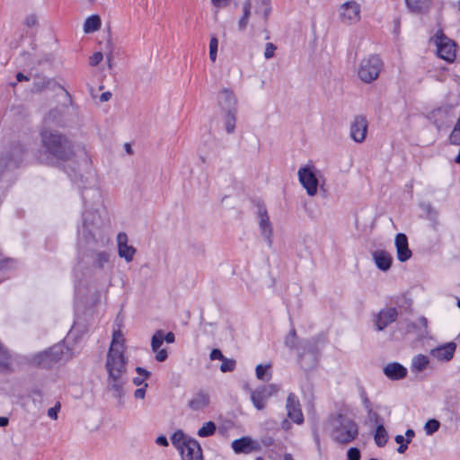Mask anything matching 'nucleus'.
Instances as JSON below:
<instances>
[{"mask_svg":"<svg viewBox=\"0 0 460 460\" xmlns=\"http://www.w3.org/2000/svg\"><path fill=\"white\" fill-rule=\"evenodd\" d=\"M108 243L103 220L96 210L83 213L82 228L78 230V266L93 270H105L111 266V254L101 251Z\"/></svg>","mask_w":460,"mask_h":460,"instance_id":"f257e3e1","label":"nucleus"},{"mask_svg":"<svg viewBox=\"0 0 460 460\" xmlns=\"http://www.w3.org/2000/svg\"><path fill=\"white\" fill-rule=\"evenodd\" d=\"M41 143L46 162L49 164L69 161L75 155L73 142L58 131H42Z\"/></svg>","mask_w":460,"mask_h":460,"instance_id":"f03ea898","label":"nucleus"},{"mask_svg":"<svg viewBox=\"0 0 460 460\" xmlns=\"http://www.w3.org/2000/svg\"><path fill=\"white\" fill-rule=\"evenodd\" d=\"M71 358V349L62 343H58L49 349L32 355L29 359V364L33 367L48 369L58 361H66Z\"/></svg>","mask_w":460,"mask_h":460,"instance_id":"7ed1b4c3","label":"nucleus"},{"mask_svg":"<svg viewBox=\"0 0 460 460\" xmlns=\"http://www.w3.org/2000/svg\"><path fill=\"white\" fill-rule=\"evenodd\" d=\"M358 435V424L346 415L336 416L332 429V438L339 444H349Z\"/></svg>","mask_w":460,"mask_h":460,"instance_id":"20e7f679","label":"nucleus"},{"mask_svg":"<svg viewBox=\"0 0 460 460\" xmlns=\"http://www.w3.org/2000/svg\"><path fill=\"white\" fill-rule=\"evenodd\" d=\"M437 47L438 56L448 63L455 61L456 57V43L445 35L442 30L437 31L432 38Z\"/></svg>","mask_w":460,"mask_h":460,"instance_id":"39448f33","label":"nucleus"},{"mask_svg":"<svg viewBox=\"0 0 460 460\" xmlns=\"http://www.w3.org/2000/svg\"><path fill=\"white\" fill-rule=\"evenodd\" d=\"M298 363L305 371L314 368L318 362V349L316 344L309 340L300 341Z\"/></svg>","mask_w":460,"mask_h":460,"instance_id":"423d86ee","label":"nucleus"},{"mask_svg":"<svg viewBox=\"0 0 460 460\" xmlns=\"http://www.w3.org/2000/svg\"><path fill=\"white\" fill-rule=\"evenodd\" d=\"M383 67V61L377 55H370L361 60L358 68V76L365 83L375 81Z\"/></svg>","mask_w":460,"mask_h":460,"instance_id":"0eeeda50","label":"nucleus"},{"mask_svg":"<svg viewBox=\"0 0 460 460\" xmlns=\"http://www.w3.org/2000/svg\"><path fill=\"white\" fill-rule=\"evenodd\" d=\"M127 362L123 349L110 348L105 364L110 377H113V376H123L127 372Z\"/></svg>","mask_w":460,"mask_h":460,"instance_id":"6e6552de","label":"nucleus"},{"mask_svg":"<svg viewBox=\"0 0 460 460\" xmlns=\"http://www.w3.org/2000/svg\"><path fill=\"white\" fill-rule=\"evenodd\" d=\"M301 185L305 189L306 193L313 197L317 193L319 180L314 165L300 167L297 172Z\"/></svg>","mask_w":460,"mask_h":460,"instance_id":"1a4fd4ad","label":"nucleus"},{"mask_svg":"<svg viewBox=\"0 0 460 460\" xmlns=\"http://www.w3.org/2000/svg\"><path fill=\"white\" fill-rule=\"evenodd\" d=\"M257 209L261 234L264 240L267 242L268 245L271 247L273 243V227L272 224L270 223L265 204L262 202H258Z\"/></svg>","mask_w":460,"mask_h":460,"instance_id":"9d476101","label":"nucleus"},{"mask_svg":"<svg viewBox=\"0 0 460 460\" xmlns=\"http://www.w3.org/2000/svg\"><path fill=\"white\" fill-rule=\"evenodd\" d=\"M231 447L237 455H249L261 450V444L248 436L234 439L231 444Z\"/></svg>","mask_w":460,"mask_h":460,"instance_id":"9b49d317","label":"nucleus"},{"mask_svg":"<svg viewBox=\"0 0 460 460\" xmlns=\"http://www.w3.org/2000/svg\"><path fill=\"white\" fill-rule=\"evenodd\" d=\"M277 391L278 387L275 385H262L252 391L251 400L254 407L258 410L264 409L267 400Z\"/></svg>","mask_w":460,"mask_h":460,"instance_id":"f8f14e48","label":"nucleus"},{"mask_svg":"<svg viewBox=\"0 0 460 460\" xmlns=\"http://www.w3.org/2000/svg\"><path fill=\"white\" fill-rule=\"evenodd\" d=\"M286 409L288 417L296 424L304 422V416L301 410L300 402L294 393H290L287 398Z\"/></svg>","mask_w":460,"mask_h":460,"instance_id":"ddd939ff","label":"nucleus"},{"mask_svg":"<svg viewBox=\"0 0 460 460\" xmlns=\"http://www.w3.org/2000/svg\"><path fill=\"white\" fill-rule=\"evenodd\" d=\"M367 125L365 116L358 115L354 118L350 125V137L355 142L361 143L366 139Z\"/></svg>","mask_w":460,"mask_h":460,"instance_id":"4468645a","label":"nucleus"},{"mask_svg":"<svg viewBox=\"0 0 460 460\" xmlns=\"http://www.w3.org/2000/svg\"><path fill=\"white\" fill-rule=\"evenodd\" d=\"M398 311L396 307L382 309L375 320L376 330L379 332L384 331L390 323L396 321Z\"/></svg>","mask_w":460,"mask_h":460,"instance_id":"2eb2a0df","label":"nucleus"},{"mask_svg":"<svg viewBox=\"0 0 460 460\" xmlns=\"http://www.w3.org/2000/svg\"><path fill=\"white\" fill-rule=\"evenodd\" d=\"M180 453L182 460H203L201 446L195 438L188 439Z\"/></svg>","mask_w":460,"mask_h":460,"instance_id":"dca6fc26","label":"nucleus"},{"mask_svg":"<svg viewBox=\"0 0 460 460\" xmlns=\"http://www.w3.org/2000/svg\"><path fill=\"white\" fill-rule=\"evenodd\" d=\"M218 103L225 112H237V99L234 93L227 88L219 92Z\"/></svg>","mask_w":460,"mask_h":460,"instance_id":"f3484780","label":"nucleus"},{"mask_svg":"<svg viewBox=\"0 0 460 460\" xmlns=\"http://www.w3.org/2000/svg\"><path fill=\"white\" fill-rule=\"evenodd\" d=\"M360 6L354 1L343 4L341 7V17L343 22H355L359 20Z\"/></svg>","mask_w":460,"mask_h":460,"instance_id":"a211bd4d","label":"nucleus"},{"mask_svg":"<svg viewBox=\"0 0 460 460\" xmlns=\"http://www.w3.org/2000/svg\"><path fill=\"white\" fill-rule=\"evenodd\" d=\"M118 242V253L119 256L124 258L127 262H130L137 250L132 246L128 244V235L125 233H119L117 235Z\"/></svg>","mask_w":460,"mask_h":460,"instance_id":"6ab92c4d","label":"nucleus"},{"mask_svg":"<svg viewBox=\"0 0 460 460\" xmlns=\"http://www.w3.org/2000/svg\"><path fill=\"white\" fill-rule=\"evenodd\" d=\"M394 244L397 252V259L401 262H404L411 257L412 253L409 249L408 237L405 234H397L395 235Z\"/></svg>","mask_w":460,"mask_h":460,"instance_id":"aec40b11","label":"nucleus"},{"mask_svg":"<svg viewBox=\"0 0 460 460\" xmlns=\"http://www.w3.org/2000/svg\"><path fill=\"white\" fill-rule=\"evenodd\" d=\"M383 372L390 380H401L406 377L408 370L398 362L388 363L384 367Z\"/></svg>","mask_w":460,"mask_h":460,"instance_id":"412c9836","label":"nucleus"},{"mask_svg":"<svg viewBox=\"0 0 460 460\" xmlns=\"http://www.w3.org/2000/svg\"><path fill=\"white\" fill-rule=\"evenodd\" d=\"M108 388L112 391L113 396L119 400V403L122 405L124 390L123 385L125 384V380L122 376H113V377H110L108 375Z\"/></svg>","mask_w":460,"mask_h":460,"instance_id":"4be33fe9","label":"nucleus"},{"mask_svg":"<svg viewBox=\"0 0 460 460\" xmlns=\"http://www.w3.org/2000/svg\"><path fill=\"white\" fill-rule=\"evenodd\" d=\"M372 257L378 270L382 271H387L390 270L393 262V257L388 252L376 250L372 252Z\"/></svg>","mask_w":460,"mask_h":460,"instance_id":"5701e85b","label":"nucleus"},{"mask_svg":"<svg viewBox=\"0 0 460 460\" xmlns=\"http://www.w3.org/2000/svg\"><path fill=\"white\" fill-rule=\"evenodd\" d=\"M456 349V345L455 342H448L431 349L430 353L439 360L449 361L453 358Z\"/></svg>","mask_w":460,"mask_h":460,"instance_id":"b1692460","label":"nucleus"},{"mask_svg":"<svg viewBox=\"0 0 460 460\" xmlns=\"http://www.w3.org/2000/svg\"><path fill=\"white\" fill-rule=\"evenodd\" d=\"M433 0H405L408 10L415 14H424L429 12Z\"/></svg>","mask_w":460,"mask_h":460,"instance_id":"393cba45","label":"nucleus"},{"mask_svg":"<svg viewBox=\"0 0 460 460\" xmlns=\"http://www.w3.org/2000/svg\"><path fill=\"white\" fill-rule=\"evenodd\" d=\"M209 404V396L208 394L199 391L188 402V406L192 411H200Z\"/></svg>","mask_w":460,"mask_h":460,"instance_id":"a878e982","label":"nucleus"},{"mask_svg":"<svg viewBox=\"0 0 460 460\" xmlns=\"http://www.w3.org/2000/svg\"><path fill=\"white\" fill-rule=\"evenodd\" d=\"M56 86H58L62 90H64L63 86L53 81L52 79L47 78L45 76L37 75L34 79L32 84V92L39 93L43 91L44 89H54Z\"/></svg>","mask_w":460,"mask_h":460,"instance_id":"bb28decb","label":"nucleus"},{"mask_svg":"<svg viewBox=\"0 0 460 460\" xmlns=\"http://www.w3.org/2000/svg\"><path fill=\"white\" fill-rule=\"evenodd\" d=\"M392 303L399 309L398 314L411 312L412 300L404 294L394 297Z\"/></svg>","mask_w":460,"mask_h":460,"instance_id":"cd10ccee","label":"nucleus"},{"mask_svg":"<svg viewBox=\"0 0 460 460\" xmlns=\"http://www.w3.org/2000/svg\"><path fill=\"white\" fill-rule=\"evenodd\" d=\"M429 364V358L423 354H419L413 357L411 360V369L412 372H422L427 368Z\"/></svg>","mask_w":460,"mask_h":460,"instance_id":"c85d7f7f","label":"nucleus"},{"mask_svg":"<svg viewBox=\"0 0 460 460\" xmlns=\"http://www.w3.org/2000/svg\"><path fill=\"white\" fill-rule=\"evenodd\" d=\"M192 438L188 437L181 429L176 430L171 437V441L173 447H175L179 451H181L187 444L188 439H191Z\"/></svg>","mask_w":460,"mask_h":460,"instance_id":"c756f323","label":"nucleus"},{"mask_svg":"<svg viewBox=\"0 0 460 460\" xmlns=\"http://www.w3.org/2000/svg\"><path fill=\"white\" fill-rule=\"evenodd\" d=\"M101 23L100 16L98 14H93L85 20L84 31L85 33H93L100 29Z\"/></svg>","mask_w":460,"mask_h":460,"instance_id":"7c9ffc66","label":"nucleus"},{"mask_svg":"<svg viewBox=\"0 0 460 460\" xmlns=\"http://www.w3.org/2000/svg\"><path fill=\"white\" fill-rule=\"evenodd\" d=\"M374 439L376 446L379 447H385L387 443L388 433L383 423H378L374 435Z\"/></svg>","mask_w":460,"mask_h":460,"instance_id":"2f4dec72","label":"nucleus"},{"mask_svg":"<svg viewBox=\"0 0 460 460\" xmlns=\"http://www.w3.org/2000/svg\"><path fill=\"white\" fill-rule=\"evenodd\" d=\"M217 431V425L214 421L205 422L198 430L197 434L200 438H208L213 436Z\"/></svg>","mask_w":460,"mask_h":460,"instance_id":"473e14b6","label":"nucleus"},{"mask_svg":"<svg viewBox=\"0 0 460 460\" xmlns=\"http://www.w3.org/2000/svg\"><path fill=\"white\" fill-rule=\"evenodd\" d=\"M271 366L268 365H258L256 367V377L262 381H269L271 378V373L270 372V368Z\"/></svg>","mask_w":460,"mask_h":460,"instance_id":"72a5a7b5","label":"nucleus"},{"mask_svg":"<svg viewBox=\"0 0 460 460\" xmlns=\"http://www.w3.org/2000/svg\"><path fill=\"white\" fill-rule=\"evenodd\" d=\"M236 113L237 112H226L225 116V128L228 134L234 132L236 124Z\"/></svg>","mask_w":460,"mask_h":460,"instance_id":"f704fd0d","label":"nucleus"},{"mask_svg":"<svg viewBox=\"0 0 460 460\" xmlns=\"http://www.w3.org/2000/svg\"><path fill=\"white\" fill-rule=\"evenodd\" d=\"M420 208L427 214L429 220L436 221L438 212L433 208L429 202H422L420 205Z\"/></svg>","mask_w":460,"mask_h":460,"instance_id":"c9c22d12","label":"nucleus"},{"mask_svg":"<svg viewBox=\"0 0 460 460\" xmlns=\"http://www.w3.org/2000/svg\"><path fill=\"white\" fill-rule=\"evenodd\" d=\"M449 142L450 144L455 146L460 145V118L457 119L456 124L455 125L452 132L450 133Z\"/></svg>","mask_w":460,"mask_h":460,"instance_id":"e433bc0d","label":"nucleus"},{"mask_svg":"<svg viewBox=\"0 0 460 460\" xmlns=\"http://www.w3.org/2000/svg\"><path fill=\"white\" fill-rule=\"evenodd\" d=\"M440 428V422L436 419L429 420L424 426V430L427 435H432L437 432Z\"/></svg>","mask_w":460,"mask_h":460,"instance_id":"4c0bfd02","label":"nucleus"},{"mask_svg":"<svg viewBox=\"0 0 460 460\" xmlns=\"http://www.w3.org/2000/svg\"><path fill=\"white\" fill-rule=\"evenodd\" d=\"M220 366V370L223 373L233 372L236 367V361L233 358H224Z\"/></svg>","mask_w":460,"mask_h":460,"instance_id":"58836bf2","label":"nucleus"},{"mask_svg":"<svg viewBox=\"0 0 460 460\" xmlns=\"http://www.w3.org/2000/svg\"><path fill=\"white\" fill-rule=\"evenodd\" d=\"M162 334H163V331L158 330L152 336V339H151L152 350H157L158 349L161 348L163 342L164 341L162 337Z\"/></svg>","mask_w":460,"mask_h":460,"instance_id":"ea45409f","label":"nucleus"},{"mask_svg":"<svg viewBox=\"0 0 460 460\" xmlns=\"http://www.w3.org/2000/svg\"><path fill=\"white\" fill-rule=\"evenodd\" d=\"M218 40L216 36L210 39L209 42V58L212 62H215L217 55Z\"/></svg>","mask_w":460,"mask_h":460,"instance_id":"a19ab883","label":"nucleus"},{"mask_svg":"<svg viewBox=\"0 0 460 460\" xmlns=\"http://www.w3.org/2000/svg\"><path fill=\"white\" fill-rule=\"evenodd\" d=\"M359 394H360V398L362 400L365 409L367 411L368 413H372L371 402L367 397V392L365 391L364 387H362V386L359 388Z\"/></svg>","mask_w":460,"mask_h":460,"instance_id":"79ce46f5","label":"nucleus"},{"mask_svg":"<svg viewBox=\"0 0 460 460\" xmlns=\"http://www.w3.org/2000/svg\"><path fill=\"white\" fill-rule=\"evenodd\" d=\"M394 441L399 445L397 447V452L399 454H403L408 448V445L406 444V440L404 439V437L402 435H396L394 437Z\"/></svg>","mask_w":460,"mask_h":460,"instance_id":"37998d69","label":"nucleus"},{"mask_svg":"<svg viewBox=\"0 0 460 460\" xmlns=\"http://www.w3.org/2000/svg\"><path fill=\"white\" fill-rule=\"evenodd\" d=\"M416 323L421 328V329H420V338L426 337V335L428 334V331H427L428 320H427V318L425 316H420Z\"/></svg>","mask_w":460,"mask_h":460,"instance_id":"c03bdc74","label":"nucleus"},{"mask_svg":"<svg viewBox=\"0 0 460 460\" xmlns=\"http://www.w3.org/2000/svg\"><path fill=\"white\" fill-rule=\"evenodd\" d=\"M120 338H122L121 332L119 331L114 332L110 348H114L115 349H123V345L119 344V341Z\"/></svg>","mask_w":460,"mask_h":460,"instance_id":"a18cd8bd","label":"nucleus"},{"mask_svg":"<svg viewBox=\"0 0 460 460\" xmlns=\"http://www.w3.org/2000/svg\"><path fill=\"white\" fill-rule=\"evenodd\" d=\"M285 345L292 349H296L297 351L301 350L300 349V341L297 342V339L290 336H286L285 338Z\"/></svg>","mask_w":460,"mask_h":460,"instance_id":"49530a36","label":"nucleus"},{"mask_svg":"<svg viewBox=\"0 0 460 460\" xmlns=\"http://www.w3.org/2000/svg\"><path fill=\"white\" fill-rule=\"evenodd\" d=\"M24 25L32 28L38 25V17L35 13H31L26 16L24 20Z\"/></svg>","mask_w":460,"mask_h":460,"instance_id":"de8ad7c7","label":"nucleus"},{"mask_svg":"<svg viewBox=\"0 0 460 460\" xmlns=\"http://www.w3.org/2000/svg\"><path fill=\"white\" fill-rule=\"evenodd\" d=\"M360 451L358 447H350L347 452V460H359Z\"/></svg>","mask_w":460,"mask_h":460,"instance_id":"09e8293b","label":"nucleus"},{"mask_svg":"<svg viewBox=\"0 0 460 460\" xmlns=\"http://www.w3.org/2000/svg\"><path fill=\"white\" fill-rule=\"evenodd\" d=\"M276 49H277V47L273 43H271V42L267 43L266 48H265V52H264L265 58L270 59V58H273L275 55Z\"/></svg>","mask_w":460,"mask_h":460,"instance_id":"8fccbe9b","label":"nucleus"},{"mask_svg":"<svg viewBox=\"0 0 460 460\" xmlns=\"http://www.w3.org/2000/svg\"><path fill=\"white\" fill-rule=\"evenodd\" d=\"M103 58L102 52H95L90 57L89 64L92 66H97Z\"/></svg>","mask_w":460,"mask_h":460,"instance_id":"3c124183","label":"nucleus"},{"mask_svg":"<svg viewBox=\"0 0 460 460\" xmlns=\"http://www.w3.org/2000/svg\"><path fill=\"white\" fill-rule=\"evenodd\" d=\"M155 352V359L158 362H164L168 358V352L165 349H158L157 350H153Z\"/></svg>","mask_w":460,"mask_h":460,"instance_id":"603ef678","label":"nucleus"},{"mask_svg":"<svg viewBox=\"0 0 460 460\" xmlns=\"http://www.w3.org/2000/svg\"><path fill=\"white\" fill-rule=\"evenodd\" d=\"M420 329H421L416 322H410L406 324L408 332L416 333L420 337Z\"/></svg>","mask_w":460,"mask_h":460,"instance_id":"864d4df0","label":"nucleus"},{"mask_svg":"<svg viewBox=\"0 0 460 460\" xmlns=\"http://www.w3.org/2000/svg\"><path fill=\"white\" fill-rule=\"evenodd\" d=\"M252 0H245L243 4V17L249 19L251 15Z\"/></svg>","mask_w":460,"mask_h":460,"instance_id":"5fc2aeb1","label":"nucleus"},{"mask_svg":"<svg viewBox=\"0 0 460 460\" xmlns=\"http://www.w3.org/2000/svg\"><path fill=\"white\" fill-rule=\"evenodd\" d=\"M60 410V403H57L54 407H51L48 411V416L52 420H57L58 413Z\"/></svg>","mask_w":460,"mask_h":460,"instance_id":"6e6d98bb","label":"nucleus"},{"mask_svg":"<svg viewBox=\"0 0 460 460\" xmlns=\"http://www.w3.org/2000/svg\"><path fill=\"white\" fill-rule=\"evenodd\" d=\"M209 357L211 360H222L225 358V356L223 355L222 351L219 349H213L210 352Z\"/></svg>","mask_w":460,"mask_h":460,"instance_id":"4d7b16f0","label":"nucleus"},{"mask_svg":"<svg viewBox=\"0 0 460 460\" xmlns=\"http://www.w3.org/2000/svg\"><path fill=\"white\" fill-rule=\"evenodd\" d=\"M261 443L264 447H270L275 446V439L270 436H264L261 438Z\"/></svg>","mask_w":460,"mask_h":460,"instance_id":"13d9d810","label":"nucleus"},{"mask_svg":"<svg viewBox=\"0 0 460 460\" xmlns=\"http://www.w3.org/2000/svg\"><path fill=\"white\" fill-rule=\"evenodd\" d=\"M270 6L268 5V6H262V7H258L255 11L256 14H258L259 13H262V15H263V19L266 21L270 13Z\"/></svg>","mask_w":460,"mask_h":460,"instance_id":"bf43d9fd","label":"nucleus"},{"mask_svg":"<svg viewBox=\"0 0 460 460\" xmlns=\"http://www.w3.org/2000/svg\"><path fill=\"white\" fill-rule=\"evenodd\" d=\"M107 49H109V52L106 53V58L108 61L109 67L111 68L113 56H112V47H111V43L110 40H108V41H107Z\"/></svg>","mask_w":460,"mask_h":460,"instance_id":"052dcab7","label":"nucleus"},{"mask_svg":"<svg viewBox=\"0 0 460 460\" xmlns=\"http://www.w3.org/2000/svg\"><path fill=\"white\" fill-rule=\"evenodd\" d=\"M162 337L164 341H166L167 343H173L175 341V335L172 332H168L167 333H164L163 332Z\"/></svg>","mask_w":460,"mask_h":460,"instance_id":"680f3d73","label":"nucleus"},{"mask_svg":"<svg viewBox=\"0 0 460 460\" xmlns=\"http://www.w3.org/2000/svg\"><path fill=\"white\" fill-rule=\"evenodd\" d=\"M146 386H147V384H145L144 387L137 388L134 393V396L137 399H143L146 395Z\"/></svg>","mask_w":460,"mask_h":460,"instance_id":"e2e57ef3","label":"nucleus"},{"mask_svg":"<svg viewBox=\"0 0 460 460\" xmlns=\"http://www.w3.org/2000/svg\"><path fill=\"white\" fill-rule=\"evenodd\" d=\"M155 443L161 447H167L169 445L167 438L164 435L158 436L155 439Z\"/></svg>","mask_w":460,"mask_h":460,"instance_id":"0e129e2a","label":"nucleus"},{"mask_svg":"<svg viewBox=\"0 0 460 460\" xmlns=\"http://www.w3.org/2000/svg\"><path fill=\"white\" fill-rule=\"evenodd\" d=\"M136 372L139 375L144 376L145 378H148L151 376V373L141 367H136Z\"/></svg>","mask_w":460,"mask_h":460,"instance_id":"69168bd1","label":"nucleus"},{"mask_svg":"<svg viewBox=\"0 0 460 460\" xmlns=\"http://www.w3.org/2000/svg\"><path fill=\"white\" fill-rule=\"evenodd\" d=\"M415 436V431L411 429H408L405 432V438L406 444H410L412 438Z\"/></svg>","mask_w":460,"mask_h":460,"instance_id":"338daca9","label":"nucleus"},{"mask_svg":"<svg viewBox=\"0 0 460 460\" xmlns=\"http://www.w3.org/2000/svg\"><path fill=\"white\" fill-rule=\"evenodd\" d=\"M248 20L249 19H246L244 17H241L239 22H238V29L239 31H244L245 28L247 27V24H248Z\"/></svg>","mask_w":460,"mask_h":460,"instance_id":"774afa93","label":"nucleus"}]
</instances>
